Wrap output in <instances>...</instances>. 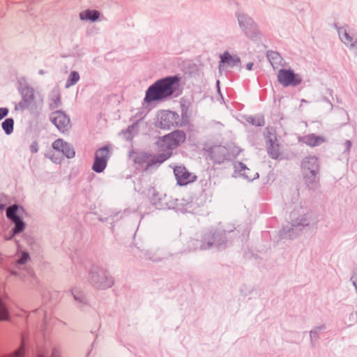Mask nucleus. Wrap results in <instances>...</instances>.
<instances>
[{
    "label": "nucleus",
    "mask_w": 357,
    "mask_h": 357,
    "mask_svg": "<svg viewBox=\"0 0 357 357\" xmlns=\"http://www.w3.org/2000/svg\"><path fill=\"white\" fill-rule=\"evenodd\" d=\"M177 76L167 77L156 81L146 91L144 103L162 100L171 96L179 87Z\"/></svg>",
    "instance_id": "f257e3e1"
},
{
    "label": "nucleus",
    "mask_w": 357,
    "mask_h": 357,
    "mask_svg": "<svg viewBox=\"0 0 357 357\" xmlns=\"http://www.w3.org/2000/svg\"><path fill=\"white\" fill-rule=\"evenodd\" d=\"M17 251L12 266L9 268V272L12 275L19 276L28 285H34L37 283V279L28 266L30 261L29 255L28 252L20 250L18 243H17Z\"/></svg>",
    "instance_id": "f03ea898"
},
{
    "label": "nucleus",
    "mask_w": 357,
    "mask_h": 357,
    "mask_svg": "<svg viewBox=\"0 0 357 357\" xmlns=\"http://www.w3.org/2000/svg\"><path fill=\"white\" fill-rule=\"evenodd\" d=\"M186 139L185 133L182 130H175L164 136L158 142L162 153L152 160L153 163L161 164L172 155V151L183 143Z\"/></svg>",
    "instance_id": "7ed1b4c3"
},
{
    "label": "nucleus",
    "mask_w": 357,
    "mask_h": 357,
    "mask_svg": "<svg viewBox=\"0 0 357 357\" xmlns=\"http://www.w3.org/2000/svg\"><path fill=\"white\" fill-rule=\"evenodd\" d=\"M291 227H284L281 231V237L283 238H293L298 234V231L301 230L310 222L311 214L307 208L300 206L296 207L290 213Z\"/></svg>",
    "instance_id": "20e7f679"
},
{
    "label": "nucleus",
    "mask_w": 357,
    "mask_h": 357,
    "mask_svg": "<svg viewBox=\"0 0 357 357\" xmlns=\"http://www.w3.org/2000/svg\"><path fill=\"white\" fill-rule=\"evenodd\" d=\"M19 91L22 95V101L17 106V109L35 110L40 107L43 103V96L29 86L24 79L19 80Z\"/></svg>",
    "instance_id": "39448f33"
},
{
    "label": "nucleus",
    "mask_w": 357,
    "mask_h": 357,
    "mask_svg": "<svg viewBox=\"0 0 357 357\" xmlns=\"http://www.w3.org/2000/svg\"><path fill=\"white\" fill-rule=\"evenodd\" d=\"M303 177L307 185L315 188L319 181L318 176L319 172V162L316 156L309 155L305 157L301 164Z\"/></svg>",
    "instance_id": "423d86ee"
},
{
    "label": "nucleus",
    "mask_w": 357,
    "mask_h": 357,
    "mask_svg": "<svg viewBox=\"0 0 357 357\" xmlns=\"http://www.w3.org/2000/svg\"><path fill=\"white\" fill-rule=\"evenodd\" d=\"M89 281L98 289H106L112 287L113 278L107 271L97 266H93L89 271Z\"/></svg>",
    "instance_id": "0eeeda50"
},
{
    "label": "nucleus",
    "mask_w": 357,
    "mask_h": 357,
    "mask_svg": "<svg viewBox=\"0 0 357 357\" xmlns=\"http://www.w3.org/2000/svg\"><path fill=\"white\" fill-rule=\"evenodd\" d=\"M239 26L245 36L251 40H255L260 36L257 24L248 15L238 11L236 13Z\"/></svg>",
    "instance_id": "6e6552de"
},
{
    "label": "nucleus",
    "mask_w": 357,
    "mask_h": 357,
    "mask_svg": "<svg viewBox=\"0 0 357 357\" xmlns=\"http://www.w3.org/2000/svg\"><path fill=\"white\" fill-rule=\"evenodd\" d=\"M335 27L341 42L357 56V33L347 25H335Z\"/></svg>",
    "instance_id": "1a4fd4ad"
},
{
    "label": "nucleus",
    "mask_w": 357,
    "mask_h": 357,
    "mask_svg": "<svg viewBox=\"0 0 357 357\" xmlns=\"http://www.w3.org/2000/svg\"><path fill=\"white\" fill-rule=\"evenodd\" d=\"M278 82L284 87L297 86L303 82V77L299 73H296L290 68H282L277 74Z\"/></svg>",
    "instance_id": "9d476101"
},
{
    "label": "nucleus",
    "mask_w": 357,
    "mask_h": 357,
    "mask_svg": "<svg viewBox=\"0 0 357 357\" xmlns=\"http://www.w3.org/2000/svg\"><path fill=\"white\" fill-rule=\"evenodd\" d=\"M179 115L172 111L162 110L157 114V124L162 128L170 129L178 126Z\"/></svg>",
    "instance_id": "9b49d317"
},
{
    "label": "nucleus",
    "mask_w": 357,
    "mask_h": 357,
    "mask_svg": "<svg viewBox=\"0 0 357 357\" xmlns=\"http://www.w3.org/2000/svg\"><path fill=\"white\" fill-rule=\"evenodd\" d=\"M110 149L108 146L98 149L95 155V160L93 165V170L100 173L105 169L107 160L110 156Z\"/></svg>",
    "instance_id": "f8f14e48"
},
{
    "label": "nucleus",
    "mask_w": 357,
    "mask_h": 357,
    "mask_svg": "<svg viewBox=\"0 0 357 357\" xmlns=\"http://www.w3.org/2000/svg\"><path fill=\"white\" fill-rule=\"evenodd\" d=\"M51 121L61 132L67 130L70 126L69 118L62 112L56 111L50 116Z\"/></svg>",
    "instance_id": "ddd939ff"
},
{
    "label": "nucleus",
    "mask_w": 357,
    "mask_h": 357,
    "mask_svg": "<svg viewBox=\"0 0 357 357\" xmlns=\"http://www.w3.org/2000/svg\"><path fill=\"white\" fill-rule=\"evenodd\" d=\"M54 150L60 152L68 158H73L75 155V151L71 144L62 139H58L52 143Z\"/></svg>",
    "instance_id": "4468645a"
},
{
    "label": "nucleus",
    "mask_w": 357,
    "mask_h": 357,
    "mask_svg": "<svg viewBox=\"0 0 357 357\" xmlns=\"http://www.w3.org/2000/svg\"><path fill=\"white\" fill-rule=\"evenodd\" d=\"M206 151L210 154V157L215 162H221L224 160H228L229 150L226 146L215 145L210 149L206 148Z\"/></svg>",
    "instance_id": "2eb2a0df"
},
{
    "label": "nucleus",
    "mask_w": 357,
    "mask_h": 357,
    "mask_svg": "<svg viewBox=\"0 0 357 357\" xmlns=\"http://www.w3.org/2000/svg\"><path fill=\"white\" fill-rule=\"evenodd\" d=\"M174 172L179 185H186L195 180L196 176L189 172L185 167L178 166L174 169Z\"/></svg>",
    "instance_id": "dca6fc26"
},
{
    "label": "nucleus",
    "mask_w": 357,
    "mask_h": 357,
    "mask_svg": "<svg viewBox=\"0 0 357 357\" xmlns=\"http://www.w3.org/2000/svg\"><path fill=\"white\" fill-rule=\"evenodd\" d=\"M225 232L222 234H218L216 235H214V241L213 242L208 241L207 244L202 243L199 242L198 240H193L191 241L190 243L192 245H199V248L201 250H205L207 248H209L214 245L215 247L218 248H221L225 247V241L223 238H225Z\"/></svg>",
    "instance_id": "f3484780"
},
{
    "label": "nucleus",
    "mask_w": 357,
    "mask_h": 357,
    "mask_svg": "<svg viewBox=\"0 0 357 357\" xmlns=\"http://www.w3.org/2000/svg\"><path fill=\"white\" fill-rule=\"evenodd\" d=\"M234 169L235 173L238 174L239 176L245 178L248 181H252L259 177L257 172L251 170L241 162H235Z\"/></svg>",
    "instance_id": "a211bd4d"
},
{
    "label": "nucleus",
    "mask_w": 357,
    "mask_h": 357,
    "mask_svg": "<svg viewBox=\"0 0 357 357\" xmlns=\"http://www.w3.org/2000/svg\"><path fill=\"white\" fill-rule=\"evenodd\" d=\"M299 141L309 146H317L326 142L323 136L316 135L314 134H308L299 138Z\"/></svg>",
    "instance_id": "6ab92c4d"
},
{
    "label": "nucleus",
    "mask_w": 357,
    "mask_h": 357,
    "mask_svg": "<svg viewBox=\"0 0 357 357\" xmlns=\"http://www.w3.org/2000/svg\"><path fill=\"white\" fill-rule=\"evenodd\" d=\"M100 13L98 10L86 9L79 14V19L82 21L96 22L99 19Z\"/></svg>",
    "instance_id": "aec40b11"
},
{
    "label": "nucleus",
    "mask_w": 357,
    "mask_h": 357,
    "mask_svg": "<svg viewBox=\"0 0 357 357\" xmlns=\"http://www.w3.org/2000/svg\"><path fill=\"white\" fill-rule=\"evenodd\" d=\"M221 63L220 64V69L222 68L224 64L233 66L240 62L239 58L236 55H231L229 52H226L220 56Z\"/></svg>",
    "instance_id": "412c9836"
},
{
    "label": "nucleus",
    "mask_w": 357,
    "mask_h": 357,
    "mask_svg": "<svg viewBox=\"0 0 357 357\" xmlns=\"http://www.w3.org/2000/svg\"><path fill=\"white\" fill-rule=\"evenodd\" d=\"M267 149L268 154L272 158L278 159L280 158L279 145L273 142L272 139H270L268 142Z\"/></svg>",
    "instance_id": "4be33fe9"
},
{
    "label": "nucleus",
    "mask_w": 357,
    "mask_h": 357,
    "mask_svg": "<svg viewBox=\"0 0 357 357\" xmlns=\"http://www.w3.org/2000/svg\"><path fill=\"white\" fill-rule=\"evenodd\" d=\"M13 222L15 223V227L13 229V230L11 231V234H10L9 236H5L6 240L11 239L13 236L20 234L24 229L25 224L22 220L21 218L14 220Z\"/></svg>",
    "instance_id": "5701e85b"
},
{
    "label": "nucleus",
    "mask_w": 357,
    "mask_h": 357,
    "mask_svg": "<svg viewBox=\"0 0 357 357\" xmlns=\"http://www.w3.org/2000/svg\"><path fill=\"white\" fill-rule=\"evenodd\" d=\"M20 210L17 205L9 206L6 210V215L12 221L20 219Z\"/></svg>",
    "instance_id": "b1692460"
},
{
    "label": "nucleus",
    "mask_w": 357,
    "mask_h": 357,
    "mask_svg": "<svg viewBox=\"0 0 357 357\" xmlns=\"http://www.w3.org/2000/svg\"><path fill=\"white\" fill-rule=\"evenodd\" d=\"M7 305L8 299L6 298H0V321L8 320L9 318Z\"/></svg>",
    "instance_id": "393cba45"
},
{
    "label": "nucleus",
    "mask_w": 357,
    "mask_h": 357,
    "mask_svg": "<svg viewBox=\"0 0 357 357\" xmlns=\"http://www.w3.org/2000/svg\"><path fill=\"white\" fill-rule=\"evenodd\" d=\"M61 103V96L57 90L53 91L51 94L50 106L51 109L57 108Z\"/></svg>",
    "instance_id": "a878e982"
},
{
    "label": "nucleus",
    "mask_w": 357,
    "mask_h": 357,
    "mask_svg": "<svg viewBox=\"0 0 357 357\" xmlns=\"http://www.w3.org/2000/svg\"><path fill=\"white\" fill-rule=\"evenodd\" d=\"M79 80V75L77 71H72L66 83V88L75 85Z\"/></svg>",
    "instance_id": "bb28decb"
},
{
    "label": "nucleus",
    "mask_w": 357,
    "mask_h": 357,
    "mask_svg": "<svg viewBox=\"0 0 357 357\" xmlns=\"http://www.w3.org/2000/svg\"><path fill=\"white\" fill-rule=\"evenodd\" d=\"M14 121L11 118L6 119L2 123V128L7 135H10L13 131Z\"/></svg>",
    "instance_id": "cd10ccee"
},
{
    "label": "nucleus",
    "mask_w": 357,
    "mask_h": 357,
    "mask_svg": "<svg viewBox=\"0 0 357 357\" xmlns=\"http://www.w3.org/2000/svg\"><path fill=\"white\" fill-rule=\"evenodd\" d=\"M24 340L22 339L21 347L13 354L6 355H0V357H24Z\"/></svg>",
    "instance_id": "c85d7f7f"
},
{
    "label": "nucleus",
    "mask_w": 357,
    "mask_h": 357,
    "mask_svg": "<svg viewBox=\"0 0 357 357\" xmlns=\"http://www.w3.org/2000/svg\"><path fill=\"white\" fill-rule=\"evenodd\" d=\"M247 121L256 126H262L264 124V119L261 116H248Z\"/></svg>",
    "instance_id": "c756f323"
},
{
    "label": "nucleus",
    "mask_w": 357,
    "mask_h": 357,
    "mask_svg": "<svg viewBox=\"0 0 357 357\" xmlns=\"http://www.w3.org/2000/svg\"><path fill=\"white\" fill-rule=\"evenodd\" d=\"M229 150V153H228V160L229 159H231V158H234V157H236L237 155H239V153H241V150L240 149L239 147L236 146V145H234V144H231L228 146V147H227Z\"/></svg>",
    "instance_id": "7c9ffc66"
},
{
    "label": "nucleus",
    "mask_w": 357,
    "mask_h": 357,
    "mask_svg": "<svg viewBox=\"0 0 357 357\" xmlns=\"http://www.w3.org/2000/svg\"><path fill=\"white\" fill-rule=\"evenodd\" d=\"M38 357H61V352L59 349L54 347L50 351L40 353Z\"/></svg>",
    "instance_id": "2f4dec72"
},
{
    "label": "nucleus",
    "mask_w": 357,
    "mask_h": 357,
    "mask_svg": "<svg viewBox=\"0 0 357 357\" xmlns=\"http://www.w3.org/2000/svg\"><path fill=\"white\" fill-rule=\"evenodd\" d=\"M72 294L73 295L75 301L79 302H84V296L82 295V292L79 291L77 289H73L72 290Z\"/></svg>",
    "instance_id": "473e14b6"
},
{
    "label": "nucleus",
    "mask_w": 357,
    "mask_h": 357,
    "mask_svg": "<svg viewBox=\"0 0 357 357\" xmlns=\"http://www.w3.org/2000/svg\"><path fill=\"white\" fill-rule=\"evenodd\" d=\"M31 153H37L38 151V144L36 142H33L30 146Z\"/></svg>",
    "instance_id": "72a5a7b5"
},
{
    "label": "nucleus",
    "mask_w": 357,
    "mask_h": 357,
    "mask_svg": "<svg viewBox=\"0 0 357 357\" xmlns=\"http://www.w3.org/2000/svg\"><path fill=\"white\" fill-rule=\"evenodd\" d=\"M8 113V109L6 107L0 108V120L7 116Z\"/></svg>",
    "instance_id": "f704fd0d"
},
{
    "label": "nucleus",
    "mask_w": 357,
    "mask_h": 357,
    "mask_svg": "<svg viewBox=\"0 0 357 357\" xmlns=\"http://www.w3.org/2000/svg\"><path fill=\"white\" fill-rule=\"evenodd\" d=\"M50 158L53 162L56 164H59L61 162V158L55 156L54 155H51Z\"/></svg>",
    "instance_id": "c9c22d12"
},
{
    "label": "nucleus",
    "mask_w": 357,
    "mask_h": 357,
    "mask_svg": "<svg viewBox=\"0 0 357 357\" xmlns=\"http://www.w3.org/2000/svg\"><path fill=\"white\" fill-rule=\"evenodd\" d=\"M351 142L350 140H347L344 143L345 146V151L349 152L351 148Z\"/></svg>",
    "instance_id": "e433bc0d"
},
{
    "label": "nucleus",
    "mask_w": 357,
    "mask_h": 357,
    "mask_svg": "<svg viewBox=\"0 0 357 357\" xmlns=\"http://www.w3.org/2000/svg\"><path fill=\"white\" fill-rule=\"evenodd\" d=\"M319 328L318 329H315V330H313L310 332V337H311V339H313V338H315L316 336H317V331L319 330Z\"/></svg>",
    "instance_id": "4c0bfd02"
},
{
    "label": "nucleus",
    "mask_w": 357,
    "mask_h": 357,
    "mask_svg": "<svg viewBox=\"0 0 357 357\" xmlns=\"http://www.w3.org/2000/svg\"><path fill=\"white\" fill-rule=\"evenodd\" d=\"M252 66H253V63H247V65H246V68H247V69H248V70H252Z\"/></svg>",
    "instance_id": "58836bf2"
},
{
    "label": "nucleus",
    "mask_w": 357,
    "mask_h": 357,
    "mask_svg": "<svg viewBox=\"0 0 357 357\" xmlns=\"http://www.w3.org/2000/svg\"><path fill=\"white\" fill-rule=\"evenodd\" d=\"M272 58H277L279 56L278 54L276 52H273L272 54H269L268 56H271Z\"/></svg>",
    "instance_id": "ea45409f"
},
{
    "label": "nucleus",
    "mask_w": 357,
    "mask_h": 357,
    "mask_svg": "<svg viewBox=\"0 0 357 357\" xmlns=\"http://www.w3.org/2000/svg\"><path fill=\"white\" fill-rule=\"evenodd\" d=\"M134 129H135V126H132L131 127H129L128 129V131L125 133V135H126L127 132H131Z\"/></svg>",
    "instance_id": "a19ab883"
},
{
    "label": "nucleus",
    "mask_w": 357,
    "mask_h": 357,
    "mask_svg": "<svg viewBox=\"0 0 357 357\" xmlns=\"http://www.w3.org/2000/svg\"><path fill=\"white\" fill-rule=\"evenodd\" d=\"M39 73H40V74H43V70H40V71H39Z\"/></svg>",
    "instance_id": "79ce46f5"
}]
</instances>
